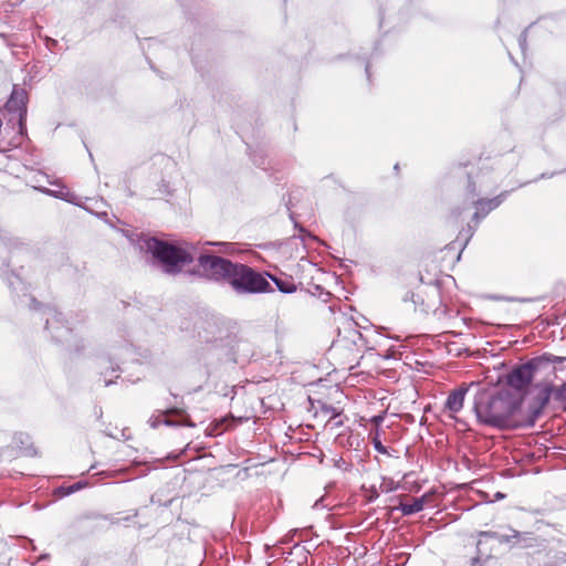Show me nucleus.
I'll use <instances>...</instances> for the list:
<instances>
[{
    "label": "nucleus",
    "mask_w": 566,
    "mask_h": 566,
    "mask_svg": "<svg viewBox=\"0 0 566 566\" xmlns=\"http://www.w3.org/2000/svg\"><path fill=\"white\" fill-rule=\"evenodd\" d=\"M290 219L292 220L294 230L297 231V233L295 232L285 240V250L287 248L291 249L295 252V256L300 259L296 263L289 264L287 266L289 273H285V277L289 276L292 282L285 279V294L296 292L297 289H300V292L304 294L305 298H311L315 295H318L319 297L325 295L328 297L329 293L324 292L321 284L316 283V281H319V277L324 275V272L305 256L306 240H313L314 237H312L304 228L298 226L293 212H291Z\"/></svg>",
    "instance_id": "obj_1"
},
{
    "label": "nucleus",
    "mask_w": 566,
    "mask_h": 566,
    "mask_svg": "<svg viewBox=\"0 0 566 566\" xmlns=\"http://www.w3.org/2000/svg\"><path fill=\"white\" fill-rule=\"evenodd\" d=\"M474 411L481 423L496 427H521L523 417L522 401L510 392H499L495 396L482 394L476 397L474 402Z\"/></svg>",
    "instance_id": "obj_2"
},
{
    "label": "nucleus",
    "mask_w": 566,
    "mask_h": 566,
    "mask_svg": "<svg viewBox=\"0 0 566 566\" xmlns=\"http://www.w3.org/2000/svg\"><path fill=\"white\" fill-rule=\"evenodd\" d=\"M143 248L153 255L165 273L172 275L181 272L197 256V247L188 242L172 244L156 238H147Z\"/></svg>",
    "instance_id": "obj_3"
},
{
    "label": "nucleus",
    "mask_w": 566,
    "mask_h": 566,
    "mask_svg": "<svg viewBox=\"0 0 566 566\" xmlns=\"http://www.w3.org/2000/svg\"><path fill=\"white\" fill-rule=\"evenodd\" d=\"M495 186L496 180H494L492 184H489L488 176L483 171H481L474 180H469L468 182L465 196L467 200H469L475 209L472 219L476 224L482 219H484L491 211L500 207L509 195V191H503L491 199L481 197L482 193L489 192Z\"/></svg>",
    "instance_id": "obj_4"
},
{
    "label": "nucleus",
    "mask_w": 566,
    "mask_h": 566,
    "mask_svg": "<svg viewBox=\"0 0 566 566\" xmlns=\"http://www.w3.org/2000/svg\"><path fill=\"white\" fill-rule=\"evenodd\" d=\"M227 283L238 294L263 293L271 289L268 280L252 268L234 263Z\"/></svg>",
    "instance_id": "obj_5"
},
{
    "label": "nucleus",
    "mask_w": 566,
    "mask_h": 566,
    "mask_svg": "<svg viewBox=\"0 0 566 566\" xmlns=\"http://www.w3.org/2000/svg\"><path fill=\"white\" fill-rule=\"evenodd\" d=\"M198 264L205 276L214 281H228L234 263L223 258L199 253L197 249Z\"/></svg>",
    "instance_id": "obj_6"
},
{
    "label": "nucleus",
    "mask_w": 566,
    "mask_h": 566,
    "mask_svg": "<svg viewBox=\"0 0 566 566\" xmlns=\"http://www.w3.org/2000/svg\"><path fill=\"white\" fill-rule=\"evenodd\" d=\"M553 392L551 385H543L538 388L533 401L528 405L526 415L523 417L521 427L531 428L535 424L537 418L542 415L544 408L549 402Z\"/></svg>",
    "instance_id": "obj_7"
},
{
    "label": "nucleus",
    "mask_w": 566,
    "mask_h": 566,
    "mask_svg": "<svg viewBox=\"0 0 566 566\" xmlns=\"http://www.w3.org/2000/svg\"><path fill=\"white\" fill-rule=\"evenodd\" d=\"M537 368V360H530L516 366L506 375V382L510 387L522 390L532 381L534 371Z\"/></svg>",
    "instance_id": "obj_8"
},
{
    "label": "nucleus",
    "mask_w": 566,
    "mask_h": 566,
    "mask_svg": "<svg viewBox=\"0 0 566 566\" xmlns=\"http://www.w3.org/2000/svg\"><path fill=\"white\" fill-rule=\"evenodd\" d=\"M45 328L52 332L56 342L61 343L67 342L72 334V328L64 324L63 315L54 308H49L46 312Z\"/></svg>",
    "instance_id": "obj_9"
},
{
    "label": "nucleus",
    "mask_w": 566,
    "mask_h": 566,
    "mask_svg": "<svg viewBox=\"0 0 566 566\" xmlns=\"http://www.w3.org/2000/svg\"><path fill=\"white\" fill-rule=\"evenodd\" d=\"M6 108L10 113H14L18 116L20 126V133L23 134L24 120L27 117V93L23 88L17 86L13 87L10 98L6 103Z\"/></svg>",
    "instance_id": "obj_10"
},
{
    "label": "nucleus",
    "mask_w": 566,
    "mask_h": 566,
    "mask_svg": "<svg viewBox=\"0 0 566 566\" xmlns=\"http://www.w3.org/2000/svg\"><path fill=\"white\" fill-rule=\"evenodd\" d=\"M306 398L310 403V410L314 412L315 418H321L334 427H339L343 424V420L340 419V411L338 409L327 405L322 400H314L310 396H306Z\"/></svg>",
    "instance_id": "obj_11"
},
{
    "label": "nucleus",
    "mask_w": 566,
    "mask_h": 566,
    "mask_svg": "<svg viewBox=\"0 0 566 566\" xmlns=\"http://www.w3.org/2000/svg\"><path fill=\"white\" fill-rule=\"evenodd\" d=\"M337 343L343 346L350 344L356 349L368 347L366 335L359 332L353 323H347L343 331L339 329Z\"/></svg>",
    "instance_id": "obj_12"
},
{
    "label": "nucleus",
    "mask_w": 566,
    "mask_h": 566,
    "mask_svg": "<svg viewBox=\"0 0 566 566\" xmlns=\"http://www.w3.org/2000/svg\"><path fill=\"white\" fill-rule=\"evenodd\" d=\"M468 390L469 387L462 385L448 395L444 410L449 412L450 418L454 419L455 415L462 410Z\"/></svg>",
    "instance_id": "obj_13"
},
{
    "label": "nucleus",
    "mask_w": 566,
    "mask_h": 566,
    "mask_svg": "<svg viewBox=\"0 0 566 566\" xmlns=\"http://www.w3.org/2000/svg\"><path fill=\"white\" fill-rule=\"evenodd\" d=\"M172 415L181 416V415H184V410L178 409V408L168 409L165 412H161L158 415H153L149 418L148 422H149L150 427H153V428H157L161 423H164L166 426H170V427H175V426L193 427L195 426L189 419H185L181 421L171 420L169 418V416H172Z\"/></svg>",
    "instance_id": "obj_14"
},
{
    "label": "nucleus",
    "mask_w": 566,
    "mask_h": 566,
    "mask_svg": "<svg viewBox=\"0 0 566 566\" xmlns=\"http://www.w3.org/2000/svg\"><path fill=\"white\" fill-rule=\"evenodd\" d=\"M311 367L306 365H291L289 366V373L291 374V381L297 385L305 386L306 384H312V380L308 379L305 374L310 371Z\"/></svg>",
    "instance_id": "obj_15"
},
{
    "label": "nucleus",
    "mask_w": 566,
    "mask_h": 566,
    "mask_svg": "<svg viewBox=\"0 0 566 566\" xmlns=\"http://www.w3.org/2000/svg\"><path fill=\"white\" fill-rule=\"evenodd\" d=\"M15 447L20 450L23 455H35L36 451L31 442V439L25 433H18L13 437Z\"/></svg>",
    "instance_id": "obj_16"
},
{
    "label": "nucleus",
    "mask_w": 566,
    "mask_h": 566,
    "mask_svg": "<svg viewBox=\"0 0 566 566\" xmlns=\"http://www.w3.org/2000/svg\"><path fill=\"white\" fill-rule=\"evenodd\" d=\"M474 232H475V228H472V227L469 226L468 229L462 230L459 233L458 238L450 245H448L447 248L448 249H457V248H459L460 252H462L463 249L469 243L470 239L473 237ZM460 255H461V253H459L458 259H460Z\"/></svg>",
    "instance_id": "obj_17"
},
{
    "label": "nucleus",
    "mask_w": 566,
    "mask_h": 566,
    "mask_svg": "<svg viewBox=\"0 0 566 566\" xmlns=\"http://www.w3.org/2000/svg\"><path fill=\"white\" fill-rule=\"evenodd\" d=\"M423 506L424 499L416 497L412 500L411 503H400V505L397 509L402 513V515H412L415 513L422 511Z\"/></svg>",
    "instance_id": "obj_18"
},
{
    "label": "nucleus",
    "mask_w": 566,
    "mask_h": 566,
    "mask_svg": "<svg viewBox=\"0 0 566 566\" xmlns=\"http://www.w3.org/2000/svg\"><path fill=\"white\" fill-rule=\"evenodd\" d=\"M86 482H76L70 486H60L57 489V493L61 495V496H67L70 494H73L80 490H82L83 488L86 486Z\"/></svg>",
    "instance_id": "obj_19"
},
{
    "label": "nucleus",
    "mask_w": 566,
    "mask_h": 566,
    "mask_svg": "<svg viewBox=\"0 0 566 566\" xmlns=\"http://www.w3.org/2000/svg\"><path fill=\"white\" fill-rule=\"evenodd\" d=\"M566 358L554 356V355H544L542 357L535 358L534 360H537V367L542 364V361L553 363V364H560Z\"/></svg>",
    "instance_id": "obj_20"
},
{
    "label": "nucleus",
    "mask_w": 566,
    "mask_h": 566,
    "mask_svg": "<svg viewBox=\"0 0 566 566\" xmlns=\"http://www.w3.org/2000/svg\"><path fill=\"white\" fill-rule=\"evenodd\" d=\"M397 488H398V484L395 483L394 480H391V479H384V481L380 485L381 491L385 493L392 492V491L397 490Z\"/></svg>",
    "instance_id": "obj_21"
},
{
    "label": "nucleus",
    "mask_w": 566,
    "mask_h": 566,
    "mask_svg": "<svg viewBox=\"0 0 566 566\" xmlns=\"http://www.w3.org/2000/svg\"><path fill=\"white\" fill-rule=\"evenodd\" d=\"M207 244L222 247L223 250L221 252L223 253H232L234 249L232 244L226 242H207Z\"/></svg>",
    "instance_id": "obj_22"
},
{
    "label": "nucleus",
    "mask_w": 566,
    "mask_h": 566,
    "mask_svg": "<svg viewBox=\"0 0 566 566\" xmlns=\"http://www.w3.org/2000/svg\"><path fill=\"white\" fill-rule=\"evenodd\" d=\"M556 399L566 402V381L556 390Z\"/></svg>",
    "instance_id": "obj_23"
},
{
    "label": "nucleus",
    "mask_w": 566,
    "mask_h": 566,
    "mask_svg": "<svg viewBox=\"0 0 566 566\" xmlns=\"http://www.w3.org/2000/svg\"><path fill=\"white\" fill-rule=\"evenodd\" d=\"M374 448L379 452V453H382V454H386L387 453V449L386 447L382 446L381 441L377 438L374 439Z\"/></svg>",
    "instance_id": "obj_24"
},
{
    "label": "nucleus",
    "mask_w": 566,
    "mask_h": 566,
    "mask_svg": "<svg viewBox=\"0 0 566 566\" xmlns=\"http://www.w3.org/2000/svg\"><path fill=\"white\" fill-rule=\"evenodd\" d=\"M518 44L521 46V50L524 52L526 48V34L522 33L518 38Z\"/></svg>",
    "instance_id": "obj_25"
},
{
    "label": "nucleus",
    "mask_w": 566,
    "mask_h": 566,
    "mask_svg": "<svg viewBox=\"0 0 566 566\" xmlns=\"http://www.w3.org/2000/svg\"><path fill=\"white\" fill-rule=\"evenodd\" d=\"M303 551H304V547H303V546H301V545H298V544H294L293 549H292V552H291L290 554H293L294 552H295V553H298V552H300V553H303Z\"/></svg>",
    "instance_id": "obj_26"
},
{
    "label": "nucleus",
    "mask_w": 566,
    "mask_h": 566,
    "mask_svg": "<svg viewBox=\"0 0 566 566\" xmlns=\"http://www.w3.org/2000/svg\"><path fill=\"white\" fill-rule=\"evenodd\" d=\"M378 496H379V493H378L375 489H373V490H371V494H370V496H369V501H374V500H376Z\"/></svg>",
    "instance_id": "obj_27"
},
{
    "label": "nucleus",
    "mask_w": 566,
    "mask_h": 566,
    "mask_svg": "<svg viewBox=\"0 0 566 566\" xmlns=\"http://www.w3.org/2000/svg\"><path fill=\"white\" fill-rule=\"evenodd\" d=\"M274 282L279 289L280 292H283V281L274 279Z\"/></svg>",
    "instance_id": "obj_28"
},
{
    "label": "nucleus",
    "mask_w": 566,
    "mask_h": 566,
    "mask_svg": "<svg viewBox=\"0 0 566 566\" xmlns=\"http://www.w3.org/2000/svg\"><path fill=\"white\" fill-rule=\"evenodd\" d=\"M494 496H495V500H502L505 497V495L501 492H496Z\"/></svg>",
    "instance_id": "obj_29"
},
{
    "label": "nucleus",
    "mask_w": 566,
    "mask_h": 566,
    "mask_svg": "<svg viewBox=\"0 0 566 566\" xmlns=\"http://www.w3.org/2000/svg\"><path fill=\"white\" fill-rule=\"evenodd\" d=\"M104 384H105V386L107 387V386H109L111 384H113V380H111V379H105V380H104Z\"/></svg>",
    "instance_id": "obj_30"
},
{
    "label": "nucleus",
    "mask_w": 566,
    "mask_h": 566,
    "mask_svg": "<svg viewBox=\"0 0 566 566\" xmlns=\"http://www.w3.org/2000/svg\"><path fill=\"white\" fill-rule=\"evenodd\" d=\"M366 74H367L368 77L370 76L369 75V64H366Z\"/></svg>",
    "instance_id": "obj_31"
},
{
    "label": "nucleus",
    "mask_w": 566,
    "mask_h": 566,
    "mask_svg": "<svg viewBox=\"0 0 566 566\" xmlns=\"http://www.w3.org/2000/svg\"><path fill=\"white\" fill-rule=\"evenodd\" d=\"M117 369H118V366H117V365H116V366H112V370H113V371H116Z\"/></svg>",
    "instance_id": "obj_32"
},
{
    "label": "nucleus",
    "mask_w": 566,
    "mask_h": 566,
    "mask_svg": "<svg viewBox=\"0 0 566 566\" xmlns=\"http://www.w3.org/2000/svg\"><path fill=\"white\" fill-rule=\"evenodd\" d=\"M434 314H436V315H440L439 310H436V311H434Z\"/></svg>",
    "instance_id": "obj_33"
}]
</instances>
